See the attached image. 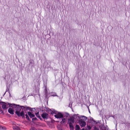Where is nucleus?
<instances>
[{
  "label": "nucleus",
  "mask_w": 130,
  "mask_h": 130,
  "mask_svg": "<svg viewBox=\"0 0 130 130\" xmlns=\"http://www.w3.org/2000/svg\"><path fill=\"white\" fill-rule=\"evenodd\" d=\"M14 108H15V113L18 117H21L22 118H25V114L24 113V111L22 110L21 111L22 109L21 106L16 104Z\"/></svg>",
  "instance_id": "nucleus-1"
},
{
  "label": "nucleus",
  "mask_w": 130,
  "mask_h": 130,
  "mask_svg": "<svg viewBox=\"0 0 130 130\" xmlns=\"http://www.w3.org/2000/svg\"><path fill=\"white\" fill-rule=\"evenodd\" d=\"M70 116L69 113L66 112H58L57 114L54 115V117L57 119H62L64 117L68 118Z\"/></svg>",
  "instance_id": "nucleus-2"
},
{
  "label": "nucleus",
  "mask_w": 130,
  "mask_h": 130,
  "mask_svg": "<svg viewBox=\"0 0 130 130\" xmlns=\"http://www.w3.org/2000/svg\"><path fill=\"white\" fill-rule=\"evenodd\" d=\"M78 114H74L73 115H74V119L75 121V122L76 123H79L80 126L81 127V116H79Z\"/></svg>",
  "instance_id": "nucleus-3"
},
{
  "label": "nucleus",
  "mask_w": 130,
  "mask_h": 130,
  "mask_svg": "<svg viewBox=\"0 0 130 130\" xmlns=\"http://www.w3.org/2000/svg\"><path fill=\"white\" fill-rule=\"evenodd\" d=\"M75 121L74 119V115H73L71 117L68 119V124L70 125H73V123H74L75 122Z\"/></svg>",
  "instance_id": "nucleus-4"
},
{
  "label": "nucleus",
  "mask_w": 130,
  "mask_h": 130,
  "mask_svg": "<svg viewBox=\"0 0 130 130\" xmlns=\"http://www.w3.org/2000/svg\"><path fill=\"white\" fill-rule=\"evenodd\" d=\"M48 113L44 111L42 113L41 115V116L42 118L44 119V121L45 122V120H47L48 118Z\"/></svg>",
  "instance_id": "nucleus-5"
},
{
  "label": "nucleus",
  "mask_w": 130,
  "mask_h": 130,
  "mask_svg": "<svg viewBox=\"0 0 130 130\" xmlns=\"http://www.w3.org/2000/svg\"><path fill=\"white\" fill-rule=\"evenodd\" d=\"M7 102H4L1 101V104L2 105V108L4 109L7 110L8 108V107L7 106Z\"/></svg>",
  "instance_id": "nucleus-6"
},
{
  "label": "nucleus",
  "mask_w": 130,
  "mask_h": 130,
  "mask_svg": "<svg viewBox=\"0 0 130 130\" xmlns=\"http://www.w3.org/2000/svg\"><path fill=\"white\" fill-rule=\"evenodd\" d=\"M45 91V101H46V102L47 104H48V94H50V93H48V92L47 91V90L46 88H45L44 90Z\"/></svg>",
  "instance_id": "nucleus-7"
},
{
  "label": "nucleus",
  "mask_w": 130,
  "mask_h": 130,
  "mask_svg": "<svg viewBox=\"0 0 130 130\" xmlns=\"http://www.w3.org/2000/svg\"><path fill=\"white\" fill-rule=\"evenodd\" d=\"M68 118L66 117H64L61 119L62 120L60 122L61 125H62L63 124H65L67 122V120L66 119Z\"/></svg>",
  "instance_id": "nucleus-8"
},
{
  "label": "nucleus",
  "mask_w": 130,
  "mask_h": 130,
  "mask_svg": "<svg viewBox=\"0 0 130 130\" xmlns=\"http://www.w3.org/2000/svg\"><path fill=\"white\" fill-rule=\"evenodd\" d=\"M44 108L46 109H45V111H46L47 113H49L52 115H53L54 114L53 111L47 107H45Z\"/></svg>",
  "instance_id": "nucleus-9"
},
{
  "label": "nucleus",
  "mask_w": 130,
  "mask_h": 130,
  "mask_svg": "<svg viewBox=\"0 0 130 130\" xmlns=\"http://www.w3.org/2000/svg\"><path fill=\"white\" fill-rule=\"evenodd\" d=\"M28 116L30 117V118H33L35 116V115L32 112H30V111H28L27 112Z\"/></svg>",
  "instance_id": "nucleus-10"
},
{
  "label": "nucleus",
  "mask_w": 130,
  "mask_h": 130,
  "mask_svg": "<svg viewBox=\"0 0 130 130\" xmlns=\"http://www.w3.org/2000/svg\"><path fill=\"white\" fill-rule=\"evenodd\" d=\"M8 112L11 115H13L14 114V110L12 108L10 107L8 110Z\"/></svg>",
  "instance_id": "nucleus-11"
},
{
  "label": "nucleus",
  "mask_w": 130,
  "mask_h": 130,
  "mask_svg": "<svg viewBox=\"0 0 130 130\" xmlns=\"http://www.w3.org/2000/svg\"><path fill=\"white\" fill-rule=\"evenodd\" d=\"M7 105H9L8 106L9 107H12L13 108H14V107L16 105V104H10L7 102Z\"/></svg>",
  "instance_id": "nucleus-12"
},
{
  "label": "nucleus",
  "mask_w": 130,
  "mask_h": 130,
  "mask_svg": "<svg viewBox=\"0 0 130 130\" xmlns=\"http://www.w3.org/2000/svg\"><path fill=\"white\" fill-rule=\"evenodd\" d=\"M32 122L33 123L35 124L36 125H38L37 123H35L34 122V121H37L38 120V119L36 117H34L32 119Z\"/></svg>",
  "instance_id": "nucleus-13"
},
{
  "label": "nucleus",
  "mask_w": 130,
  "mask_h": 130,
  "mask_svg": "<svg viewBox=\"0 0 130 130\" xmlns=\"http://www.w3.org/2000/svg\"><path fill=\"white\" fill-rule=\"evenodd\" d=\"M62 125H58L57 126V127L58 130H63L62 129Z\"/></svg>",
  "instance_id": "nucleus-14"
},
{
  "label": "nucleus",
  "mask_w": 130,
  "mask_h": 130,
  "mask_svg": "<svg viewBox=\"0 0 130 130\" xmlns=\"http://www.w3.org/2000/svg\"><path fill=\"white\" fill-rule=\"evenodd\" d=\"M13 129L15 130H20V128L18 126H13Z\"/></svg>",
  "instance_id": "nucleus-15"
},
{
  "label": "nucleus",
  "mask_w": 130,
  "mask_h": 130,
  "mask_svg": "<svg viewBox=\"0 0 130 130\" xmlns=\"http://www.w3.org/2000/svg\"><path fill=\"white\" fill-rule=\"evenodd\" d=\"M43 106H42L41 107L40 106L38 108H37V109H38L40 111H41L42 112H44V111H45V109L44 110H43Z\"/></svg>",
  "instance_id": "nucleus-16"
},
{
  "label": "nucleus",
  "mask_w": 130,
  "mask_h": 130,
  "mask_svg": "<svg viewBox=\"0 0 130 130\" xmlns=\"http://www.w3.org/2000/svg\"><path fill=\"white\" fill-rule=\"evenodd\" d=\"M82 119L83 121H85L87 119V118L85 116L82 115Z\"/></svg>",
  "instance_id": "nucleus-17"
},
{
  "label": "nucleus",
  "mask_w": 130,
  "mask_h": 130,
  "mask_svg": "<svg viewBox=\"0 0 130 130\" xmlns=\"http://www.w3.org/2000/svg\"><path fill=\"white\" fill-rule=\"evenodd\" d=\"M51 96H57V97H58V96H57L56 95V93L55 92H51L50 93Z\"/></svg>",
  "instance_id": "nucleus-18"
},
{
  "label": "nucleus",
  "mask_w": 130,
  "mask_h": 130,
  "mask_svg": "<svg viewBox=\"0 0 130 130\" xmlns=\"http://www.w3.org/2000/svg\"><path fill=\"white\" fill-rule=\"evenodd\" d=\"M75 130H81V129H80L79 126L76 124L75 126Z\"/></svg>",
  "instance_id": "nucleus-19"
},
{
  "label": "nucleus",
  "mask_w": 130,
  "mask_h": 130,
  "mask_svg": "<svg viewBox=\"0 0 130 130\" xmlns=\"http://www.w3.org/2000/svg\"><path fill=\"white\" fill-rule=\"evenodd\" d=\"M32 108H31L30 107L28 106V107H27L26 108V110L27 111V110H29L31 111H30V112H32Z\"/></svg>",
  "instance_id": "nucleus-20"
},
{
  "label": "nucleus",
  "mask_w": 130,
  "mask_h": 130,
  "mask_svg": "<svg viewBox=\"0 0 130 130\" xmlns=\"http://www.w3.org/2000/svg\"><path fill=\"white\" fill-rule=\"evenodd\" d=\"M26 116V119L28 120V121H30V120L29 118V116H28V115H27V114H25V116Z\"/></svg>",
  "instance_id": "nucleus-21"
},
{
  "label": "nucleus",
  "mask_w": 130,
  "mask_h": 130,
  "mask_svg": "<svg viewBox=\"0 0 130 130\" xmlns=\"http://www.w3.org/2000/svg\"><path fill=\"white\" fill-rule=\"evenodd\" d=\"M86 125V123L85 121H83L82 119V127L85 126Z\"/></svg>",
  "instance_id": "nucleus-22"
},
{
  "label": "nucleus",
  "mask_w": 130,
  "mask_h": 130,
  "mask_svg": "<svg viewBox=\"0 0 130 130\" xmlns=\"http://www.w3.org/2000/svg\"><path fill=\"white\" fill-rule=\"evenodd\" d=\"M35 114L36 116L38 118H39V117H40L41 116H40V115L39 114V111L38 112H37L35 113Z\"/></svg>",
  "instance_id": "nucleus-23"
},
{
  "label": "nucleus",
  "mask_w": 130,
  "mask_h": 130,
  "mask_svg": "<svg viewBox=\"0 0 130 130\" xmlns=\"http://www.w3.org/2000/svg\"><path fill=\"white\" fill-rule=\"evenodd\" d=\"M6 128L5 127L1 126L0 128V130H6Z\"/></svg>",
  "instance_id": "nucleus-24"
},
{
  "label": "nucleus",
  "mask_w": 130,
  "mask_h": 130,
  "mask_svg": "<svg viewBox=\"0 0 130 130\" xmlns=\"http://www.w3.org/2000/svg\"><path fill=\"white\" fill-rule=\"evenodd\" d=\"M69 126L70 128V130H74V128L73 126V125H70Z\"/></svg>",
  "instance_id": "nucleus-25"
},
{
  "label": "nucleus",
  "mask_w": 130,
  "mask_h": 130,
  "mask_svg": "<svg viewBox=\"0 0 130 130\" xmlns=\"http://www.w3.org/2000/svg\"><path fill=\"white\" fill-rule=\"evenodd\" d=\"M94 121V124H100V123L99 121H98V122H96L95 121Z\"/></svg>",
  "instance_id": "nucleus-26"
},
{
  "label": "nucleus",
  "mask_w": 130,
  "mask_h": 130,
  "mask_svg": "<svg viewBox=\"0 0 130 130\" xmlns=\"http://www.w3.org/2000/svg\"><path fill=\"white\" fill-rule=\"evenodd\" d=\"M95 121L94 120H93V118H91L90 119V122L93 125V122H94V121Z\"/></svg>",
  "instance_id": "nucleus-27"
},
{
  "label": "nucleus",
  "mask_w": 130,
  "mask_h": 130,
  "mask_svg": "<svg viewBox=\"0 0 130 130\" xmlns=\"http://www.w3.org/2000/svg\"><path fill=\"white\" fill-rule=\"evenodd\" d=\"M21 108H22V109L23 110V109H26V108L27 107H28V106H21Z\"/></svg>",
  "instance_id": "nucleus-28"
},
{
  "label": "nucleus",
  "mask_w": 130,
  "mask_h": 130,
  "mask_svg": "<svg viewBox=\"0 0 130 130\" xmlns=\"http://www.w3.org/2000/svg\"><path fill=\"white\" fill-rule=\"evenodd\" d=\"M29 66L31 68L34 67V63L29 64Z\"/></svg>",
  "instance_id": "nucleus-29"
},
{
  "label": "nucleus",
  "mask_w": 130,
  "mask_h": 130,
  "mask_svg": "<svg viewBox=\"0 0 130 130\" xmlns=\"http://www.w3.org/2000/svg\"><path fill=\"white\" fill-rule=\"evenodd\" d=\"M0 113L1 114H2L3 115L4 114V112L3 110L1 108H0Z\"/></svg>",
  "instance_id": "nucleus-30"
},
{
  "label": "nucleus",
  "mask_w": 130,
  "mask_h": 130,
  "mask_svg": "<svg viewBox=\"0 0 130 130\" xmlns=\"http://www.w3.org/2000/svg\"><path fill=\"white\" fill-rule=\"evenodd\" d=\"M19 65L20 66V69H22V64L21 63H19Z\"/></svg>",
  "instance_id": "nucleus-31"
},
{
  "label": "nucleus",
  "mask_w": 130,
  "mask_h": 130,
  "mask_svg": "<svg viewBox=\"0 0 130 130\" xmlns=\"http://www.w3.org/2000/svg\"><path fill=\"white\" fill-rule=\"evenodd\" d=\"M34 63V61L33 60H30V63L29 64H33Z\"/></svg>",
  "instance_id": "nucleus-32"
},
{
  "label": "nucleus",
  "mask_w": 130,
  "mask_h": 130,
  "mask_svg": "<svg viewBox=\"0 0 130 130\" xmlns=\"http://www.w3.org/2000/svg\"><path fill=\"white\" fill-rule=\"evenodd\" d=\"M30 130H37V129L34 127H31L30 129Z\"/></svg>",
  "instance_id": "nucleus-33"
},
{
  "label": "nucleus",
  "mask_w": 130,
  "mask_h": 130,
  "mask_svg": "<svg viewBox=\"0 0 130 130\" xmlns=\"http://www.w3.org/2000/svg\"><path fill=\"white\" fill-rule=\"evenodd\" d=\"M100 125L101 126V127H102V128H104L105 129V128H106L105 126L103 124H101Z\"/></svg>",
  "instance_id": "nucleus-34"
},
{
  "label": "nucleus",
  "mask_w": 130,
  "mask_h": 130,
  "mask_svg": "<svg viewBox=\"0 0 130 130\" xmlns=\"http://www.w3.org/2000/svg\"><path fill=\"white\" fill-rule=\"evenodd\" d=\"M53 112H54V113L55 114H56V115L57 114V113H58V111H57L56 110H55L54 109L53 110Z\"/></svg>",
  "instance_id": "nucleus-35"
},
{
  "label": "nucleus",
  "mask_w": 130,
  "mask_h": 130,
  "mask_svg": "<svg viewBox=\"0 0 130 130\" xmlns=\"http://www.w3.org/2000/svg\"><path fill=\"white\" fill-rule=\"evenodd\" d=\"M99 129L101 130H103V129L102 128V127H101V126L100 125L99 126Z\"/></svg>",
  "instance_id": "nucleus-36"
},
{
  "label": "nucleus",
  "mask_w": 130,
  "mask_h": 130,
  "mask_svg": "<svg viewBox=\"0 0 130 130\" xmlns=\"http://www.w3.org/2000/svg\"><path fill=\"white\" fill-rule=\"evenodd\" d=\"M94 130H99V128H98V127H96L95 126H94Z\"/></svg>",
  "instance_id": "nucleus-37"
},
{
  "label": "nucleus",
  "mask_w": 130,
  "mask_h": 130,
  "mask_svg": "<svg viewBox=\"0 0 130 130\" xmlns=\"http://www.w3.org/2000/svg\"><path fill=\"white\" fill-rule=\"evenodd\" d=\"M47 65H46L45 67L47 68H50V66L49 65H48L47 62Z\"/></svg>",
  "instance_id": "nucleus-38"
},
{
  "label": "nucleus",
  "mask_w": 130,
  "mask_h": 130,
  "mask_svg": "<svg viewBox=\"0 0 130 130\" xmlns=\"http://www.w3.org/2000/svg\"><path fill=\"white\" fill-rule=\"evenodd\" d=\"M87 127L88 128V129H89H89H91V126H90L88 125H87Z\"/></svg>",
  "instance_id": "nucleus-39"
},
{
  "label": "nucleus",
  "mask_w": 130,
  "mask_h": 130,
  "mask_svg": "<svg viewBox=\"0 0 130 130\" xmlns=\"http://www.w3.org/2000/svg\"><path fill=\"white\" fill-rule=\"evenodd\" d=\"M55 121L54 120H52L51 121V122L52 123H54Z\"/></svg>",
  "instance_id": "nucleus-40"
},
{
  "label": "nucleus",
  "mask_w": 130,
  "mask_h": 130,
  "mask_svg": "<svg viewBox=\"0 0 130 130\" xmlns=\"http://www.w3.org/2000/svg\"><path fill=\"white\" fill-rule=\"evenodd\" d=\"M78 75L79 77L80 76V72H78Z\"/></svg>",
  "instance_id": "nucleus-41"
},
{
  "label": "nucleus",
  "mask_w": 130,
  "mask_h": 130,
  "mask_svg": "<svg viewBox=\"0 0 130 130\" xmlns=\"http://www.w3.org/2000/svg\"><path fill=\"white\" fill-rule=\"evenodd\" d=\"M8 92L9 93V96L10 97H11V95L10 92V91H9V89H8Z\"/></svg>",
  "instance_id": "nucleus-42"
},
{
  "label": "nucleus",
  "mask_w": 130,
  "mask_h": 130,
  "mask_svg": "<svg viewBox=\"0 0 130 130\" xmlns=\"http://www.w3.org/2000/svg\"><path fill=\"white\" fill-rule=\"evenodd\" d=\"M39 117V119L41 121H43V120L41 118V117Z\"/></svg>",
  "instance_id": "nucleus-43"
},
{
  "label": "nucleus",
  "mask_w": 130,
  "mask_h": 130,
  "mask_svg": "<svg viewBox=\"0 0 130 130\" xmlns=\"http://www.w3.org/2000/svg\"><path fill=\"white\" fill-rule=\"evenodd\" d=\"M71 102H70V104L69 105V107H70L71 108L72 107V104H71V106H70V104L71 103ZM72 103H71V104H72Z\"/></svg>",
  "instance_id": "nucleus-44"
},
{
  "label": "nucleus",
  "mask_w": 130,
  "mask_h": 130,
  "mask_svg": "<svg viewBox=\"0 0 130 130\" xmlns=\"http://www.w3.org/2000/svg\"><path fill=\"white\" fill-rule=\"evenodd\" d=\"M82 130H88L87 129V128H83L82 129Z\"/></svg>",
  "instance_id": "nucleus-45"
},
{
  "label": "nucleus",
  "mask_w": 130,
  "mask_h": 130,
  "mask_svg": "<svg viewBox=\"0 0 130 130\" xmlns=\"http://www.w3.org/2000/svg\"><path fill=\"white\" fill-rule=\"evenodd\" d=\"M25 98H26V97L25 96H23L22 98V99H23V100H25Z\"/></svg>",
  "instance_id": "nucleus-46"
},
{
  "label": "nucleus",
  "mask_w": 130,
  "mask_h": 130,
  "mask_svg": "<svg viewBox=\"0 0 130 130\" xmlns=\"http://www.w3.org/2000/svg\"><path fill=\"white\" fill-rule=\"evenodd\" d=\"M59 121H55V122H56L57 123H59Z\"/></svg>",
  "instance_id": "nucleus-47"
},
{
  "label": "nucleus",
  "mask_w": 130,
  "mask_h": 130,
  "mask_svg": "<svg viewBox=\"0 0 130 130\" xmlns=\"http://www.w3.org/2000/svg\"><path fill=\"white\" fill-rule=\"evenodd\" d=\"M26 109H23V111H24V112L26 111Z\"/></svg>",
  "instance_id": "nucleus-48"
},
{
  "label": "nucleus",
  "mask_w": 130,
  "mask_h": 130,
  "mask_svg": "<svg viewBox=\"0 0 130 130\" xmlns=\"http://www.w3.org/2000/svg\"><path fill=\"white\" fill-rule=\"evenodd\" d=\"M33 108V109H34L35 110H36V108Z\"/></svg>",
  "instance_id": "nucleus-49"
},
{
  "label": "nucleus",
  "mask_w": 130,
  "mask_h": 130,
  "mask_svg": "<svg viewBox=\"0 0 130 130\" xmlns=\"http://www.w3.org/2000/svg\"><path fill=\"white\" fill-rule=\"evenodd\" d=\"M34 112V110L32 109V112L33 113V112Z\"/></svg>",
  "instance_id": "nucleus-50"
},
{
  "label": "nucleus",
  "mask_w": 130,
  "mask_h": 130,
  "mask_svg": "<svg viewBox=\"0 0 130 130\" xmlns=\"http://www.w3.org/2000/svg\"><path fill=\"white\" fill-rule=\"evenodd\" d=\"M31 95H32V96H34V95H35L34 94H31Z\"/></svg>",
  "instance_id": "nucleus-51"
},
{
  "label": "nucleus",
  "mask_w": 130,
  "mask_h": 130,
  "mask_svg": "<svg viewBox=\"0 0 130 130\" xmlns=\"http://www.w3.org/2000/svg\"><path fill=\"white\" fill-rule=\"evenodd\" d=\"M7 90H6V92L8 91V90H7Z\"/></svg>",
  "instance_id": "nucleus-52"
},
{
  "label": "nucleus",
  "mask_w": 130,
  "mask_h": 130,
  "mask_svg": "<svg viewBox=\"0 0 130 130\" xmlns=\"http://www.w3.org/2000/svg\"><path fill=\"white\" fill-rule=\"evenodd\" d=\"M36 110H39L38 109H37V108H36Z\"/></svg>",
  "instance_id": "nucleus-53"
},
{
  "label": "nucleus",
  "mask_w": 130,
  "mask_h": 130,
  "mask_svg": "<svg viewBox=\"0 0 130 130\" xmlns=\"http://www.w3.org/2000/svg\"><path fill=\"white\" fill-rule=\"evenodd\" d=\"M24 113H27V112L26 111H25Z\"/></svg>",
  "instance_id": "nucleus-54"
},
{
  "label": "nucleus",
  "mask_w": 130,
  "mask_h": 130,
  "mask_svg": "<svg viewBox=\"0 0 130 130\" xmlns=\"http://www.w3.org/2000/svg\"><path fill=\"white\" fill-rule=\"evenodd\" d=\"M6 92H5L4 93V95H5L6 93Z\"/></svg>",
  "instance_id": "nucleus-55"
},
{
  "label": "nucleus",
  "mask_w": 130,
  "mask_h": 130,
  "mask_svg": "<svg viewBox=\"0 0 130 130\" xmlns=\"http://www.w3.org/2000/svg\"><path fill=\"white\" fill-rule=\"evenodd\" d=\"M103 130H106L105 129H103Z\"/></svg>",
  "instance_id": "nucleus-56"
},
{
  "label": "nucleus",
  "mask_w": 130,
  "mask_h": 130,
  "mask_svg": "<svg viewBox=\"0 0 130 130\" xmlns=\"http://www.w3.org/2000/svg\"><path fill=\"white\" fill-rule=\"evenodd\" d=\"M89 112L90 113V110H89Z\"/></svg>",
  "instance_id": "nucleus-57"
},
{
  "label": "nucleus",
  "mask_w": 130,
  "mask_h": 130,
  "mask_svg": "<svg viewBox=\"0 0 130 130\" xmlns=\"http://www.w3.org/2000/svg\"><path fill=\"white\" fill-rule=\"evenodd\" d=\"M93 122V124H94V122Z\"/></svg>",
  "instance_id": "nucleus-58"
},
{
  "label": "nucleus",
  "mask_w": 130,
  "mask_h": 130,
  "mask_svg": "<svg viewBox=\"0 0 130 130\" xmlns=\"http://www.w3.org/2000/svg\"><path fill=\"white\" fill-rule=\"evenodd\" d=\"M79 46H81V45H80H80H79Z\"/></svg>",
  "instance_id": "nucleus-59"
},
{
  "label": "nucleus",
  "mask_w": 130,
  "mask_h": 130,
  "mask_svg": "<svg viewBox=\"0 0 130 130\" xmlns=\"http://www.w3.org/2000/svg\"><path fill=\"white\" fill-rule=\"evenodd\" d=\"M51 44H53L51 43Z\"/></svg>",
  "instance_id": "nucleus-60"
},
{
  "label": "nucleus",
  "mask_w": 130,
  "mask_h": 130,
  "mask_svg": "<svg viewBox=\"0 0 130 130\" xmlns=\"http://www.w3.org/2000/svg\"><path fill=\"white\" fill-rule=\"evenodd\" d=\"M38 123H39V122H38Z\"/></svg>",
  "instance_id": "nucleus-61"
},
{
  "label": "nucleus",
  "mask_w": 130,
  "mask_h": 130,
  "mask_svg": "<svg viewBox=\"0 0 130 130\" xmlns=\"http://www.w3.org/2000/svg\"><path fill=\"white\" fill-rule=\"evenodd\" d=\"M49 39V38H48L47 39V40H48Z\"/></svg>",
  "instance_id": "nucleus-62"
},
{
  "label": "nucleus",
  "mask_w": 130,
  "mask_h": 130,
  "mask_svg": "<svg viewBox=\"0 0 130 130\" xmlns=\"http://www.w3.org/2000/svg\"><path fill=\"white\" fill-rule=\"evenodd\" d=\"M4 95H3V96H4Z\"/></svg>",
  "instance_id": "nucleus-63"
},
{
  "label": "nucleus",
  "mask_w": 130,
  "mask_h": 130,
  "mask_svg": "<svg viewBox=\"0 0 130 130\" xmlns=\"http://www.w3.org/2000/svg\"><path fill=\"white\" fill-rule=\"evenodd\" d=\"M7 111V110H6L5 111L6 112Z\"/></svg>",
  "instance_id": "nucleus-64"
}]
</instances>
